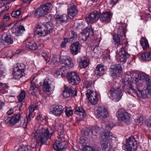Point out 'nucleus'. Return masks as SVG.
I'll list each match as a JSON object with an SVG mask.
<instances>
[{
	"label": "nucleus",
	"instance_id": "obj_36",
	"mask_svg": "<svg viewBox=\"0 0 151 151\" xmlns=\"http://www.w3.org/2000/svg\"><path fill=\"white\" fill-rule=\"evenodd\" d=\"M139 58L142 60L150 61L151 60V52H146L141 54L139 55Z\"/></svg>",
	"mask_w": 151,
	"mask_h": 151
},
{
	"label": "nucleus",
	"instance_id": "obj_59",
	"mask_svg": "<svg viewBox=\"0 0 151 151\" xmlns=\"http://www.w3.org/2000/svg\"><path fill=\"white\" fill-rule=\"evenodd\" d=\"M9 14H6L3 17V21L5 22H6L9 20Z\"/></svg>",
	"mask_w": 151,
	"mask_h": 151
},
{
	"label": "nucleus",
	"instance_id": "obj_26",
	"mask_svg": "<svg viewBox=\"0 0 151 151\" xmlns=\"http://www.w3.org/2000/svg\"><path fill=\"white\" fill-rule=\"evenodd\" d=\"M2 39L0 40V42L4 44L5 42L10 44L13 43V41L12 38L10 35L4 33L2 36Z\"/></svg>",
	"mask_w": 151,
	"mask_h": 151
},
{
	"label": "nucleus",
	"instance_id": "obj_18",
	"mask_svg": "<svg viewBox=\"0 0 151 151\" xmlns=\"http://www.w3.org/2000/svg\"><path fill=\"white\" fill-rule=\"evenodd\" d=\"M130 55V54L128 53L124 48H122L119 52L118 57L120 61L124 63Z\"/></svg>",
	"mask_w": 151,
	"mask_h": 151
},
{
	"label": "nucleus",
	"instance_id": "obj_20",
	"mask_svg": "<svg viewBox=\"0 0 151 151\" xmlns=\"http://www.w3.org/2000/svg\"><path fill=\"white\" fill-rule=\"evenodd\" d=\"M67 143L65 140L62 142L56 141L53 145V148L55 150L61 151L66 147Z\"/></svg>",
	"mask_w": 151,
	"mask_h": 151
},
{
	"label": "nucleus",
	"instance_id": "obj_47",
	"mask_svg": "<svg viewBox=\"0 0 151 151\" xmlns=\"http://www.w3.org/2000/svg\"><path fill=\"white\" fill-rule=\"evenodd\" d=\"M9 89V87L6 84L2 83V88L1 92L5 93L8 92Z\"/></svg>",
	"mask_w": 151,
	"mask_h": 151
},
{
	"label": "nucleus",
	"instance_id": "obj_31",
	"mask_svg": "<svg viewBox=\"0 0 151 151\" xmlns=\"http://www.w3.org/2000/svg\"><path fill=\"white\" fill-rule=\"evenodd\" d=\"M79 61V65L81 68H85L88 65L89 60L86 58H80Z\"/></svg>",
	"mask_w": 151,
	"mask_h": 151
},
{
	"label": "nucleus",
	"instance_id": "obj_32",
	"mask_svg": "<svg viewBox=\"0 0 151 151\" xmlns=\"http://www.w3.org/2000/svg\"><path fill=\"white\" fill-rule=\"evenodd\" d=\"M24 74V72L17 70H16L15 69H14L12 73L13 78L15 79H18L22 77Z\"/></svg>",
	"mask_w": 151,
	"mask_h": 151
},
{
	"label": "nucleus",
	"instance_id": "obj_63",
	"mask_svg": "<svg viewBox=\"0 0 151 151\" xmlns=\"http://www.w3.org/2000/svg\"><path fill=\"white\" fill-rule=\"evenodd\" d=\"M6 1V0H0V8L3 6Z\"/></svg>",
	"mask_w": 151,
	"mask_h": 151
},
{
	"label": "nucleus",
	"instance_id": "obj_33",
	"mask_svg": "<svg viewBox=\"0 0 151 151\" xmlns=\"http://www.w3.org/2000/svg\"><path fill=\"white\" fill-rule=\"evenodd\" d=\"M126 27L123 26L120 27L118 29V34L120 36L122 40H124L126 38Z\"/></svg>",
	"mask_w": 151,
	"mask_h": 151
},
{
	"label": "nucleus",
	"instance_id": "obj_50",
	"mask_svg": "<svg viewBox=\"0 0 151 151\" xmlns=\"http://www.w3.org/2000/svg\"><path fill=\"white\" fill-rule=\"evenodd\" d=\"M25 30L24 27L20 25L16 29L17 32L18 33H21Z\"/></svg>",
	"mask_w": 151,
	"mask_h": 151
},
{
	"label": "nucleus",
	"instance_id": "obj_41",
	"mask_svg": "<svg viewBox=\"0 0 151 151\" xmlns=\"http://www.w3.org/2000/svg\"><path fill=\"white\" fill-rule=\"evenodd\" d=\"M25 67V66L23 64L18 63L17 64L16 66L15 67L14 69H15L16 70H17L24 72Z\"/></svg>",
	"mask_w": 151,
	"mask_h": 151
},
{
	"label": "nucleus",
	"instance_id": "obj_12",
	"mask_svg": "<svg viewBox=\"0 0 151 151\" xmlns=\"http://www.w3.org/2000/svg\"><path fill=\"white\" fill-rule=\"evenodd\" d=\"M108 112L106 107L104 106H99L96 110V116L98 119H104L107 118Z\"/></svg>",
	"mask_w": 151,
	"mask_h": 151
},
{
	"label": "nucleus",
	"instance_id": "obj_40",
	"mask_svg": "<svg viewBox=\"0 0 151 151\" xmlns=\"http://www.w3.org/2000/svg\"><path fill=\"white\" fill-rule=\"evenodd\" d=\"M71 36L70 38H68L69 42H72L73 40H76L77 37L78 35L73 30H71Z\"/></svg>",
	"mask_w": 151,
	"mask_h": 151
},
{
	"label": "nucleus",
	"instance_id": "obj_53",
	"mask_svg": "<svg viewBox=\"0 0 151 151\" xmlns=\"http://www.w3.org/2000/svg\"><path fill=\"white\" fill-rule=\"evenodd\" d=\"M4 74V69L3 66L1 65L0 64V80L2 78H3Z\"/></svg>",
	"mask_w": 151,
	"mask_h": 151
},
{
	"label": "nucleus",
	"instance_id": "obj_22",
	"mask_svg": "<svg viewBox=\"0 0 151 151\" xmlns=\"http://www.w3.org/2000/svg\"><path fill=\"white\" fill-rule=\"evenodd\" d=\"M81 45L78 42H76L72 45L70 47V52L73 55H76L80 52Z\"/></svg>",
	"mask_w": 151,
	"mask_h": 151
},
{
	"label": "nucleus",
	"instance_id": "obj_4",
	"mask_svg": "<svg viewBox=\"0 0 151 151\" xmlns=\"http://www.w3.org/2000/svg\"><path fill=\"white\" fill-rule=\"evenodd\" d=\"M100 137L102 150L105 151L109 150L112 147L111 142L112 138L113 137L112 133L110 132H103L101 134Z\"/></svg>",
	"mask_w": 151,
	"mask_h": 151
},
{
	"label": "nucleus",
	"instance_id": "obj_62",
	"mask_svg": "<svg viewBox=\"0 0 151 151\" xmlns=\"http://www.w3.org/2000/svg\"><path fill=\"white\" fill-rule=\"evenodd\" d=\"M145 124L149 127H151V119H147L145 122Z\"/></svg>",
	"mask_w": 151,
	"mask_h": 151
},
{
	"label": "nucleus",
	"instance_id": "obj_7",
	"mask_svg": "<svg viewBox=\"0 0 151 151\" xmlns=\"http://www.w3.org/2000/svg\"><path fill=\"white\" fill-rule=\"evenodd\" d=\"M109 97L115 102L119 101L123 95L122 91L120 89L111 88L108 93Z\"/></svg>",
	"mask_w": 151,
	"mask_h": 151
},
{
	"label": "nucleus",
	"instance_id": "obj_14",
	"mask_svg": "<svg viewBox=\"0 0 151 151\" xmlns=\"http://www.w3.org/2000/svg\"><path fill=\"white\" fill-rule=\"evenodd\" d=\"M80 37L82 40L86 41L90 36H92L93 34V30L91 26L87 27L84 30H82Z\"/></svg>",
	"mask_w": 151,
	"mask_h": 151
},
{
	"label": "nucleus",
	"instance_id": "obj_16",
	"mask_svg": "<svg viewBox=\"0 0 151 151\" xmlns=\"http://www.w3.org/2000/svg\"><path fill=\"white\" fill-rule=\"evenodd\" d=\"M63 107L61 105H53L50 108V111L52 113L57 116L61 115L63 112Z\"/></svg>",
	"mask_w": 151,
	"mask_h": 151
},
{
	"label": "nucleus",
	"instance_id": "obj_13",
	"mask_svg": "<svg viewBox=\"0 0 151 151\" xmlns=\"http://www.w3.org/2000/svg\"><path fill=\"white\" fill-rule=\"evenodd\" d=\"M122 66L119 64H115L112 65L110 68V72L111 76L113 78L117 77V73L120 75L122 72Z\"/></svg>",
	"mask_w": 151,
	"mask_h": 151
},
{
	"label": "nucleus",
	"instance_id": "obj_52",
	"mask_svg": "<svg viewBox=\"0 0 151 151\" xmlns=\"http://www.w3.org/2000/svg\"><path fill=\"white\" fill-rule=\"evenodd\" d=\"M65 112L66 115L67 116H71L73 113V110L68 108L66 109H65Z\"/></svg>",
	"mask_w": 151,
	"mask_h": 151
},
{
	"label": "nucleus",
	"instance_id": "obj_58",
	"mask_svg": "<svg viewBox=\"0 0 151 151\" xmlns=\"http://www.w3.org/2000/svg\"><path fill=\"white\" fill-rule=\"evenodd\" d=\"M98 51L97 50V48H94L93 50H92L91 51V56L92 57H94L95 56L96 54L97 53Z\"/></svg>",
	"mask_w": 151,
	"mask_h": 151
},
{
	"label": "nucleus",
	"instance_id": "obj_46",
	"mask_svg": "<svg viewBox=\"0 0 151 151\" xmlns=\"http://www.w3.org/2000/svg\"><path fill=\"white\" fill-rule=\"evenodd\" d=\"M114 124L111 122H109L106 123V129L107 130H111L114 126Z\"/></svg>",
	"mask_w": 151,
	"mask_h": 151
},
{
	"label": "nucleus",
	"instance_id": "obj_5",
	"mask_svg": "<svg viewBox=\"0 0 151 151\" xmlns=\"http://www.w3.org/2000/svg\"><path fill=\"white\" fill-rule=\"evenodd\" d=\"M52 7V6L50 3H47L37 9L34 12V15L35 17L39 18L40 17L45 15L51 10Z\"/></svg>",
	"mask_w": 151,
	"mask_h": 151
},
{
	"label": "nucleus",
	"instance_id": "obj_27",
	"mask_svg": "<svg viewBox=\"0 0 151 151\" xmlns=\"http://www.w3.org/2000/svg\"><path fill=\"white\" fill-rule=\"evenodd\" d=\"M100 132V127L96 126L93 129L85 131V135L92 137V135L96 136Z\"/></svg>",
	"mask_w": 151,
	"mask_h": 151
},
{
	"label": "nucleus",
	"instance_id": "obj_10",
	"mask_svg": "<svg viewBox=\"0 0 151 151\" xmlns=\"http://www.w3.org/2000/svg\"><path fill=\"white\" fill-rule=\"evenodd\" d=\"M86 95L89 101L93 105L96 104L98 99V94L96 92L88 89Z\"/></svg>",
	"mask_w": 151,
	"mask_h": 151
},
{
	"label": "nucleus",
	"instance_id": "obj_43",
	"mask_svg": "<svg viewBox=\"0 0 151 151\" xmlns=\"http://www.w3.org/2000/svg\"><path fill=\"white\" fill-rule=\"evenodd\" d=\"M113 40L114 44L117 45V46L120 45V38L117 35H114Z\"/></svg>",
	"mask_w": 151,
	"mask_h": 151
},
{
	"label": "nucleus",
	"instance_id": "obj_9",
	"mask_svg": "<svg viewBox=\"0 0 151 151\" xmlns=\"http://www.w3.org/2000/svg\"><path fill=\"white\" fill-rule=\"evenodd\" d=\"M127 151H134L137 148V141L133 136H131L126 139L125 145Z\"/></svg>",
	"mask_w": 151,
	"mask_h": 151
},
{
	"label": "nucleus",
	"instance_id": "obj_25",
	"mask_svg": "<svg viewBox=\"0 0 151 151\" xmlns=\"http://www.w3.org/2000/svg\"><path fill=\"white\" fill-rule=\"evenodd\" d=\"M70 18L68 15L65 14H63L60 16L58 15L55 17L57 23L59 24L66 22Z\"/></svg>",
	"mask_w": 151,
	"mask_h": 151
},
{
	"label": "nucleus",
	"instance_id": "obj_17",
	"mask_svg": "<svg viewBox=\"0 0 151 151\" xmlns=\"http://www.w3.org/2000/svg\"><path fill=\"white\" fill-rule=\"evenodd\" d=\"M99 17V13L97 11H94L89 14L86 20L88 23H93L96 22Z\"/></svg>",
	"mask_w": 151,
	"mask_h": 151
},
{
	"label": "nucleus",
	"instance_id": "obj_21",
	"mask_svg": "<svg viewBox=\"0 0 151 151\" xmlns=\"http://www.w3.org/2000/svg\"><path fill=\"white\" fill-rule=\"evenodd\" d=\"M123 89L126 92L128 93L129 94L132 95V93H135V90L133 88V86L131 83L128 81L125 82V83L123 85Z\"/></svg>",
	"mask_w": 151,
	"mask_h": 151
},
{
	"label": "nucleus",
	"instance_id": "obj_23",
	"mask_svg": "<svg viewBox=\"0 0 151 151\" xmlns=\"http://www.w3.org/2000/svg\"><path fill=\"white\" fill-rule=\"evenodd\" d=\"M106 67L104 65L101 64L98 65L95 70V74L99 76H102L105 73Z\"/></svg>",
	"mask_w": 151,
	"mask_h": 151
},
{
	"label": "nucleus",
	"instance_id": "obj_45",
	"mask_svg": "<svg viewBox=\"0 0 151 151\" xmlns=\"http://www.w3.org/2000/svg\"><path fill=\"white\" fill-rule=\"evenodd\" d=\"M26 93L24 91H22L21 93L18 96V99L19 101L24 102V99L25 97Z\"/></svg>",
	"mask_w": 151,
	"mask_h": 151
},
{
	"label": "nucleus",
	"instance_id": "obj_42",
	"mask_svg": "<svg viewBox=\"0 0 151 151\" xmlns=\"http://www.w3.org/2000/svg\"><path fill=\"white\" fill-rule=\"evenodd\" d=\"M66 65L72 68L74 66V64L72 61L71 59L68 56V59H66L64 63Z\"/></svg>",
	"mask_w": 151,
	"mask_h": 151
},
{
	"label": "nucleus",
	"instance_id": "obj_57",
	"mask_svg": "<svg viewBox=\"0 0 151 151\" xmlns=\"http://www.w3.org/2000/svg\"><path fill=\"white\" fill-rule=\"evenodd\" d=\"M84 27V25L82 22L77 23V25L76 26V29L78 30H82Z\"/></svg>",
	"mask_w": 151,
	"mask_h": 151
},
{
	"label": "nucleus",
	"instance_id": "obj_54",
	"mask_svg": "<svg viewBox=\"0 0 151 151\" xmlns=\"http://www.w3.org/2000/svg\"><path fill=\"white\" fill-rule=\"evenodd\" d=\"M69 40L68 38H64L63 39V41L62 42L61 44V47H64L66 46V45L67 42L69 43L71 42H69Z\"/></svg>",
	"mask_w": 151,
	"mask_h": 151
},
{
	"label": "nucleus",
	"instance_id": "obj_1",
	"mask_svg": "<svg viewBox=\"0 0 151 151\" xmlns=\"http://www.w3.org/2000/svg\"><path fill=\"white\" fill-rule=\"evenodd\" d=\"M54 131L51 129L43 128L42 126L39 127V129L34 130L32 133V137L37 139L38 144L41 147L50 138L54 133Z\"/></svg>",
	"mask_w": 151,
	"mask_h": 151
},
{
	"label": "nucleus",
	"instance_id": "obj_19",
	"mask_svg": "<svg viewBox=\"0 0 151 151\" xmlns=\"http://www.w3.org/2000/svg\"><path fill=\"white\" fill-rule=\"evenodd\" d=\"M68 15L70 19H73L77 13V9L75 5L72 3L68 6Z\"/></svg>",
	"mask_w": 151,
	"mask_h": 151
},
{
	"label": "nucleus",
	"instance_id": "obj_34",
	"mask_svg": "<svg viewBox=\"0 0 151 151\" xmlns=\"http://www.w3.org/2000/svg\"><path fill=\"white\" fill-rule=\"evenodd\" d=\"M140 43L144 50H146L149 48V46L148 40L145 38L143 37H142L140 40Z\"/></svg>",
	"mask_w": 151,
	"mask_h": 151
},
{
	"label": "nucleus",
	"instance_id": "obj_64",
	"mask_svg": "<svg viewBox=\"0 0 151 151\" xmlns=\"http://www.w3.org/2000/svg\"><path fill=\"white\" fill-rule=\"evenodd\" d=\"M143 121V118L142 117H140L138 119L136 120L137 124H139L141 122H142Z\"/></svg>",
	"mask_w": 151,
	"mask_h": 151
},
{
	"label": "nucleus",
	"instance_id": "obj_2",
	"mask_svg": "<svg viewBox=\"0 0 151 151\" xmlns=\"http://www.w3.org/2000/svg\"><path fill=\"white\" fill-rule=\"evenodd\" d=\"M30 120L29 117H26L20 114H17L11 117H9L4 119L5 123L7 125H14L19 122L20 126L24 128L27 127V122Z\"/></svg>",
	"mask_w": 151,
	"mask_h": 151
},
{
	"label": "nucleus",
	"instance_id": "obj_49",
	"mask_svg": "<svg viewBox=\"0 0 151 151\" xmlns=\"http://www.w3.org/2000/svg\"><path fill=\"white\" fill-rule=\"evenodd\" d=\"M16 151H30L27 147L24 145H21Z\"/></svg>",
	"mask_w": 151,
	"mask_h": 151
},
{
	"label": "nucleus",
	"instance_id": "obj_30",
	"mask_svg": "<svg viewBox=\"0 0 151 151\" xmlns=\"http://www.w3.org/2000/svg\"><path fill=\"white\" fill-rule=\"evenodd\" d=\"M135 81L136 82V86L137 90L140 92H141L145 87V84L144 83L142 82L141 80H136V78H135Z\"/></svg>",
	"mask_w": 151,
	"mask_h": 151
},
{
	"label": "nucleus",
	"instance_id": "obj_38",
	"mask_svg": "<svg viewBox=\"0 0 151 151\" xmlns=\"http://www.w3.org/2000/svg\"><path fill=\"white\" fill-rule=\"evenodd\" d=\"M34 80H32L31 84L30 86V88L29 91V94L32 95H35V91L37 88V85L35 83L34 81Z\"/></svg>",
	"mask_w": 151,
	"mask_h": 151
},
{
	"label": "nucleus",
	"instance_id": "obj_8",
	"mask_svg": "<svg viewBox=\"0 0 151 151\" xmlns=\"http://www.w3.org/2000/svg\"><path fill=\"white\" fill-rule=\"evenodd\" d=\"M67 78L68 82L73 85L78 84L81 81L80 77L75 72L68 73Z\"/></svg>",
	"mask_w": 151,
	"mask_h": 151
},
{
	"label": "nucleus",
	"instance_id": "obj_44",
	"mask_svg": "<svg viewBox=\"0 0 151 151\" xmlns=\"http://www.w3.org/2000/svg\"><path fill=\"white\" fill-rule=\"evenodd\" d=\"M42 56L45 59L46 62H48L50 60V55L48 52L44 51L42 54Z\"/></svg>",
	"mask_w": 151,
	"mask_h": 151
},
{
	"label": "nucleus",
	"instance_id": "obj_60",
	"mask_svg": "<svg viewBox=\"0 0 151 151\" xmlns=\"http://www.w3.org/2000/svg\"><path fill=\"white\" fill-rule=\"evenodd\" d=\"M77 91L76 89H73L71 87V91L70 92V96H76L77 95Z\"/></svg>",
	"mask_w": 151,
	"mask_h": 151
},
{
	"label": "nucleus",
	"instance_id": "obj_56",
	"mask_svg": "<svg viewBox=\"0 0 151 151\" xmlns=\"http://www.w3.org/2000/svg\"><path fill=\"white\" fill-rule=\"evenodd\" d=\"M68 56H62L60 58V62L62 63H64L66 59H68Z\"/></svg>",
	"mask_w": 151,
	"mask_h": 151
},
{
	"label": "nucleus",
	"instance_id": "obj_28",
	"mask_svg": "<svg viewBox=\"0 0 151 151\" xmlns=\"http://www.w3.org/2000/svg\"><path fill=\"white\" fill-rule=\"evenodd\" d=\"M140 93L142 96L144 98L150 97L151 94V85H147L146 88L143 89Z\"/></svg>",
	"mask_w": 151,
	"mask_h": 151
},
{
	"label": "nucleus",
	"instance_id": "obj_48",
	"mask_svg": "<svg viewBox=\"0 0 151 151\" xmlns=\"http://www.w3.org/2000/svg\"><path fill=\"white\" fill-rule=\"evenodd\" d=\"M79 143L83 147H85L86 146V143L85 139L84 138L81 137L80 138Z\"/></svg>",
	"mask_w": 151,
	"mask_h": 151
},
{
	"label": "nucleus",
	"instance_id": "obj_6",
	"mask_svg": "<svg viewBox=\"0 0 151 151\" xmlns=\"http://www.w3.org/2000/svg\"><path fill=\"white\" fill-rule=\"evenodd\" d=\"M43 83L44 90H45L47 94H51L55 88L54 82L53 78L47 77L44 81Z\"/></svg>",
	"mask_w": 151,
	"mask_h": 151
},
{
	"label": "nucleus",
	"instance_id": "obj_3",
	"mask_svg": "<svg viewBox=\"0 0 151 151\" xmlns=\"http://www.w3.org/2000/svg\"><path fill=\"white\" fill-rule=\"evenodd\" d=\"M53 28L52 23L50 22L39 23L35 29L34 33L38 37L44 36L49 34Z\"/></svg>",
	"mask_w": 151,
	"mask_h": 151
},
{
	"label": "nucleus",
	"instance_id": "obj_55",
	"mask_svg": "<svg viewBox=\"0 0 151 151\" xmlns=\"http://www.w3.org/2000/svg\"><path fill=\"white\" fill-rule=\"evenodd\" d=\"M83 151H96L95 150L91 147L86 146L83 147Z\"/></svg>",
	"mask_w": 151,
	"mask_h": 151
},
{
	"label": "nucleus",
	"instance_id": "obj_24",
	"mask_svg": "<svg viewBox=\"0 0 151 151\" xmlns=\"http://www.w3.org/2000/svg\"><path fill=\"white\" fill-rule=\"evenodd\" d=\"M111 16V13L109 11L103 12L100 15H99V18L102 22L107 23L110 21Z\"/></svg>",
	"mask_w": 151,
	"mask_h": 151
},
{
	"label": "nucleus",
	"instance_id": "obj_29",
	"mask_svg": "<svg viewBox=\"0 0 151 151\" xmlns=\"http://www.w3.org/2000/svg\"><path fill=\"white\" fill-rule=\"evenodd\" d=\"M75 113L83 117H85L86 115L85 111L81 106H77L76 107Z\"/></svg>",
	"mask_w": 151,
	"mask_h": 151
},
{
	"label": "nucleus",
	"instance_id": "obj_35",
	"mask_svg": "<svg viewBox=\"0 0 151 151\" xmlns=\"http://www.w3.org/2000/svg\"><path fill=\"white\" fill-rule=\"evenodd\" d=\"M25 47L27 48L33 50L37 49L38 47L37 44L33 41L28 42H27L26 44Z\"/></svg>",
	"mask_w": 151,
	"mask_h": 151
},
{
	"label": "nucleus",
	"instance_id": "obj_11",
	"mask_svg": "<svg viewBox=\"0 0 151 151\" xmlns=\"http://www.w3.org/2000/svg\"><path fill=\"white\" fill-rule=\"evenodd\" d=\"M134 78H136V80H141L142 82H145L147 85H151V79L150 76L144 73H142L135 74Z\"/></svg>",
	"mask_w": 151,
	"mask_h": 151
},
{
	"label": "nucleus",
	"instance_id": "obj_51",
	"mask_svg": "<svg viewBox=\"0 0 151 151\" xmlns=\"http://www.w3.org/2000/svg\"><path fill=\"white\" fill-rule=\"evenodd\" d=\"M60 72L61 73V75L62 76L65 75L67 73V70L65 67H62L59 70Z\"/></svg>",
	"mask_w": 151,
	"mask_h": 151
},
{
	"label": "nucleus",
	"instance_id": "obj_15",
	"mask_svg": "<svg viewBox=\"0 0 151 151\" xmlns=\"http://www.w3.org/2000/svg\"><path fill=\"white\" fill-rule=\"evenodd\" d=\"M117 117L119 120L128 124L130 119V115L127 112L123 111H119L117 113Z\"/></svg>",
	"mask_w": 151,
	"mask_h": 151
},
{
	"label": "nucleus",
	"instance_id": "obj_61",
	"mask_svg": "<svg viewBox=\"0 0 151 151\" xmlns=\"http://www.w3.org/2000/svg\"><path fill=\"white\" fill-rule=\"evenodd\" d=\"M12 54V51H9L8 52L7 55H6L5 56H2V57L4 58H11L12 57V56L11 55Z\"/></svg>",
	"mask_w": 151,
	"mask_h": 151
},
{
	"label": "nucleus",
	"instance_id": "obj_37",
	"mask_svg": "<svg viewBox=\"0 0 151 151\" xmlns=\"http://www.w3.org/2000/svg\"><path fill=\"white\" fill-rule=\"evenodd\" d=\"M71 91V87L65 86V88L63 93V96L65 98H68L70 96V92Z\"/></svg>",
	"mask_w": 151,
	"mask_h": 151
},
{
	"label": "nucleus",
	"instance_id": "obj_39",
	"mask_svg": "<svg viewBox=\"0 0 151 151\" xmlns=\"http://www.w3.org/2000/svg\"><path fill=\"white\" fill-rule=\"evenodd\" d=\"M22 9L19 8L18 9L14 11L11 13V15L12 17L17 18L20 15Z\"/></svg>",
	"mask_w": 151,
	"mask_h": 151
}]
</instances>
